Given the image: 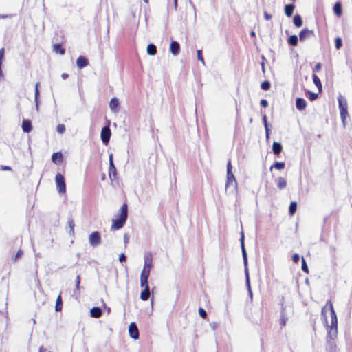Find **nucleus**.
<instances>
[{"label": "nucleus", "mask_w": 352, "mask_h": 352, "mask_svg": "<svg viewBox=\"0 0 352 352\" xmlns=\"http://www.w3.org/2000/svg\"><path fill=\"white\" fill-rule=\"evenodd\" d=\"M329 305L331 311V324L327 325V337L331 340L336 338L338 334V320L336 314L333 309V305L330 300L327 302V305Z\"/></svg>", "instance_id": "1"}, {"label": "nucleus", "mask_w": 352, "mask_h": 352, "mask_svg": "<svg viewBox=\"0 0 352 352\" xmlns=\"http://www.w3.org/2000/svg\"><path fill=\"white\" fill-rule=\"evenodd\" d=\"M127 205L123 204L120 208V214L116 219L112 220L111 230H119L122 228L127 219Z\"/></svg>", "instance_id": "2"}, {"label": "nucleus", "mask_w": 352, "mask_h": 352, "mask_svg": "<svg viewBox=\"0 0 352 352\" xmlns=\"http://www.w3.org/2000/svg\"><path fill=\"white\" fill-rule=\"evenodd\" d=\"M237 187V182L235 177L232 173V166L231 162L228 161L227 164V175H226V191L230 188H232V190H235Z\"/></svg>", "instance_id": "3"}, {"label": "nucleus", "mask_w": 352, "mask_h": 352, "mask_svg": "<svg viewBox=\"0 0 352 352\" xmlns=\"http://www.w3.org/2000/svg\"><path fill=\"white\" fill-rule=\"evenodd\" d=\"M338 100L339 109H340V118L342 119L343 124H344L345 120L346 118V116H348L347 101H346V99L342 95H339Z\"/></svg>", "instance_id": "4"}, {"label": "nucleus", "mask_w": 352, "mask_h": 352, "mask_svg": "<svg viewBox=\"0 0 352 352\" xmlns=\"http://www.w3.org/2000/svg\"><path fill=\"white\" fill-rule=\"evenodd\" d=\"M56 188L60 194L65 193L66 191V186H65V178L60 173H57L56 175Z\"/></svg>", "instance_id": "5"}, {"label": "nucleus", "mask_w": 352, "mask_h": 352, "mask_svg": "<svg viewBox=\"0 0 352 352\" xmlns=\"http://www.w3.org/2000/svg\"><path fill=\"white\" fill-rule=\"evenodd\" d=\"M100 234L98 231L93 232L89 237V242L93 247H96L100 243Z\"/></svg>", "instance_id": "6"}, {"label": "nucleus", "mask_w": 352, "mask_h": 352, "mask_svg": "<svg viewBox=\"0 0 352 352\" xmlns=\"http://www.w3.org/2000/svg\"><path fill=\"white\" fill-rule=\"evenodd\" d=\"M111 130L109 126H104L101 131V140L104 144H107L111 138Z\"/></svg>", "instance_id": "7"}, {"label": "nucleus", "mask_w": 352, "mask_h": 352, "mask_svg": "<svg viewBox=\"0 0 352 352\" xmlns=\"http://www.w3.org/2000/svg\"><path fill=\"white\" fill-rule=\"evenodd\" d=\"M129 333L130 336L134 339L137 340L139 338V331L137 324L135 322H131L129 324Z\"/></svg>", "instance_id": "8"}, {"label": "nucleus", "mask_w": 352, "mask_h": 352, "mask_svg": "<svg viewBox=\"0 0 352 352\" xmlns=\"http://www.w3.org/2000/svg\"><path fill=\"white\" fill-rule=\"evenodd\" d=\"M109 108L111 111L117 113L120 110V102L117 98H113L109 102Z\"/></svg>", "instance_id": "9"}, {"label": "nucleus", "mask_w": 352, "mask_h": 352, "mask_svg": "<svg viewBox=\"0 0 352 352\" xmlns=\"http://www.w3.org/2000/svg\"><path fill=\"white\" fill-rule=\"evenodd\" d=\"M240 241H241V250H242L243 263H244V266L245 268V267H248V256H247V253H246L245 246H244V234H243V232H241V234Z\"/></svg>", "instance_id": "10"}, {"label": "nucleus", "mask_w": 352, "mask_h": 352, "mask_svg": "<svg viewBox=\"0 0 352 352\" xmlns=\"http://www.w3.org/2000/svg\"><path fill=\"white\" fill-rule=\"evenodd\" d=\"M314 33L313 30H310L308 29H303L300 31L299 34V39L300 41H304L307 38H310L311 36H314Z\"/></svg>", "instance_id": "11"}, {"label": "nucleus", "mask_w": 352, "mask_h": 352, "mask_svg": "<svg viewBox=\"0 0 352 352\" xmlns=\"http://www.w3.org/2000/svg\"><path fill=\"white\" fill-rule=\"evenodd\" d=\"M109 177L111 178L112 176H116V168L114 166L113 162V154L109 155Z\"/></svg>", "instance_id": "12"}, {"label": "nucleus", "mask_w": 352, "mask_h": 352, "mask_svg": "<svg viewBox=\"0 0 352 352\" xmlns=\"http://www.w3.org/2000/svg\"><path fill=\"white\" fill-rule=\"evenodd\" d=\"M153 262V256L151 252H146L144 255V267L151 269Z\"/></svg>", "instance_id": "13"}, {"label": "nucleus", "mask_w": 352, "mask_h": 352, "mask_svg": "<svg viewBox=\"0 0 352 352\" xmlns=\"http://www.w3.org/2000/svg\"><path fill=\"white\" fill-rule=\"evenodd\" d=\"M180 50V45L179 43L177 41H172L170 45V50L173 55L177 56Z\"/></svg>", "instance_id": "14"}, {"label": "nucleus", "mask_w": 352, "mask_h": 352, "mask_svg": "<svg viewBox=\"0 0 352 352\" xmlns=\"http://www.w3.org/2000/svg\"><path fill=\"white\" fill-rule=\"evenodd\" d=\"M296 109L299 111L304 110L307 107V102L304 98H297L296 100Z\"/></svg>", "instance_id": "15"}, {"label": "nucleus", "mask_w": 352, "mask_h": 352, "mask_svg": "<svg viewBox=\"0 0 352 352\" xmlns=\"http://www.w3.org/2000/svg\"><path fill=\"white\" fill-rule=\"evenodd\" d=\"M89 62L87 59L84 56H79L76 60V65L79 69H82L87 66Z\"/></svg>", "instance_id": "16"}, {"label": "nucleus", "mask_w": 352, "mask_h": 352, "mask_svg": "<svg viewBox=\"0 0 352 352\" xmlns=\"http://www.w3.org/2000/svg\"><path fill=\"white\" fill-rule=\"evenodd\" d=\"M52 160L54 164H60L63 161V154L60 152L53 153Z\"/></svg>", "instance_id": "17"}, {"label": "nucleus", "mask_w": 352, "mask_h": 352, "mask_svg": "<svg viewBox=\"0 0 352 352\" xmlns=\"http://www.w3.org/2000/svg\"><path fill=\"white\" fill-rule=\"evenodd\" d=\"M90 315L93 318H98L102 315V310L98 307H94L90 310Z\"/></svg>", "instance_id": "18"}, {"label": "nucleus", "mask_w": 352, "mask_h": 352, "mask_svg": "<svg viewBox=\"0 0 352 352\" xmlns=\"http://www.w3.org/2000/svg\"><path fill=\"white\" fill-rule=\"evenodd\" d=\"M22 129L24 132L29 133L32 130V123L29 120H23L22 123Z\"/></svg>", "instance_id": "19"}, {"label": "nucleus", "mask_w": 352, "mask_h": 352, "mask_svg": "<svg viewBox=\"0 0 352 352\" xmlns=\"http://www.w3.org/2000/svg\"><path fill=\"white\" fill-rule=\"evenodd\" d=\"M282 145L279 142H274L272 145V151L275 155H278L282 151Z\"/></svg>", "instance_id": "20"}, {"label": "nucleus", "mask_w": 352, "mask_h": 352, "mask_svg": "<svg viewBox=\"0 0 352 352\" xmlns=\"http://www.w3.org/2000/svg\"><path fill=\"white\" fill-rule=\"evenodd\" d=\"M277 187L278 189H284L287 186V182L283 177H278L276 179Z\"/></svg>", "instance_id": "21"}, {"label": "nucleus", "mask_w": 352, "mask_h": 352, "mask_svg": "<svg viewBox=\"0 0 352 352\" xmlns=\"http://www.w3.org/2000/svg\"><path fill=\"white\" fill-rule=\"evenodd\" d=\"M287 320V318L286 316L285 309L283 305L282 308H281V311H280V324L282 326H285L286 324Z\"/></svg>", "instance_id": "22"}, {"label": "nucleus", "mask_w": 352, "mask_h": 352, "mask_svg": "<svg viewBox=\"0 0 352 352\" xmlns=\"http://www.w3.org/2000/svg\"><path fill=\"white\" fill-rule=\"evenodd\" d=\"M295 7L294 4H288L285 6V13L287 16L290 17L294 10Z\"/></svg>", "instance_id": "23"}, {"label": "nucleus", "mask_w": 352, "mask_h": 352, "mask_svg": "<svg viewBox=\"0 0 352 352\" xmlns=\"http://www.w3.org/2000/svg\"><path fill=\"white\" fill-rule=\"evenodd\" d=\"M147 54L151 56H154L157 53V48L156 46L154 44H149L147 46Z\"/></svg>", "instance_id": "24"}, {"label": "nucleus", "mask_w": 352, "mask_h": 352, "mask_svg": "<svg viewBox=\"0 0 352 352\" xmlns=\"http://www.w3.org/2000/svg\"><path fill=\"white\" fill-rule=\"evenodd\" d=\"M149 296H150L149 288L144 289V290H142L141 294H140V298L142 300L145 301V300H147L148 299Z\"/></svg>", "instance_id": "25"}, {"label": "nucleus", "mask_w": 352, "mask_h": 352, "mask_svg": "<svg viewBox=\"0 0 352 352\" xmlns=\"http://www.w3.org/2000/svg\"><path fill=\"white\" fill-rule=\"evenodd\" d=\"M38 85L39 82H37L35 85V104H36V111H38V95H39V91H38Z\"/></svg>", "instance_id": "26"}, {"label": "nucleus", "mask_w": 352, "mask_h": 352, "mask_svg": "<svg viewBox=\"0 0 352 352\" xmlns=\"http://www.w3.org/2000/svg\"><path fill=\"white\" fill-rule=\"evenodd\" d=\"M62 308H63V302H62L61 296H60V294H59L56 298L55 310L56 311H60L62 310Z\"/></svg>", "instance_id": "27"}, {"label": "nucleus", "mask_w": 352, "mask_h": 352, "mask_svg": "<svg viewBox=\"0 0 352 352\" xmlns=\"http://www.w3.org/2000/svg\"><path fill=\"white\" fill-rule=\"evenodd\" d=\"M53 50L56 53H59L62 55H63L65 52V50L64 48L62 47L60 44H55L53 45Z\"/></svg>", "instance_id": "28"}, {"label": "nucleus", "mask_w": 352, "mask_h": 352, "mask_svg": "<svg viewBox=\"0 0 352 352\" xmlns=\"http://www.w3.org/2000/svg\"><path fill=\"white\" fill-rule=\"evenodd\" d=\"M293 21H294V25L298 28L302 26V20L301 16L299 14H296L294 16Z\"/></svg>", "instance_id": "29"}, {"label": "nucleus", "mask_w": 352, "mask_h": 352, "mask_svg": "<svg viewBox=\"0 0 352 352\" xmlns=\"http://www.w3.org/2000/svg\"><path fill=\"white\" fill-rule=\"evenodd\" d=\"M333 11L336 15H338L339 16L342 15V6H341L340 3L337 2L334 5Z\"/></svg>", "instance_id": "30"}, {"label": "nucleus", "mask_w": 352, "mask_h": 352, "mask_svg": "<svg viewBox=\"0 0 352 352\" xmlns=\"http://www.w3.org/2000/svg\"><path fill=\"white\" fill-rule=\"evenodd\" d=\"M312 78H313L314 83L319 89V90H321V89H322V84H321L320 78L316 74H313Z\"/></svg>", "instance_id": "31"}, {"label": "nucleus", "mask_w": 352, "mask_h": 352, "mask_svg": "<svg viewBox=\"0 0 352 352\" xmlns=\"http://www.w3.org/2000/svg\"><path fill=\"white\" fill-rule=\"evenodd\" d=\"M288 43L292 46H296L298 43V37L296 35L289 36Z\"/></svg>", "instance_id": "32"}, {"label": "nucleus", "mask_w": 352, "mask_h": 352, "mask_svg": "<svg viewBox=\"0 0 352 352\" xmlns=\"http://www.w3.org/2000/svg\"><path fill=\"white\" fill-rule=\"evenodd\" d=\"M296 208H297V204H296V202L292 201L290 204L289 208V214L291 215H293L296 212Z\"/></svg>", "instance_id": "33"}, {"label": "nucleus", "mask_w": 352, "mask_h": 352, "mask_svg": "<svg viewBox=\"0 0 352 352\" xmlns=\"http://www.w3.org/2000/svg\"><path fill=\"white\" fill-rule=\"evenodd\" d=\"M273 168H274L277 170H282L285 168V163L277 162L274 163V165L270 167V170H272Z\"/></svg>", "instance_id": "34"}, {"label": "nucleus", "mask_w": 352, "mask_h": 352, "mask_svg": "<svg viewBox=\"0 0 352 352\" xmlns=\"http://www.w3.org/2000/svg\"><path fill=\"white\" fill-rule=\"evenodd\" d=\"M244 271H245V283H246L248 289H250V288H251V286H250V280L248 267H245Z\"/></svg>", "instance_id": "35"}, {"label": "nucleus", "mask_w": 352, "mask_h": 352, "mask_svg": "<svg viewBox=\"0 0 352 352\" xmlns=\"http://www.w3.org/2000/svg\"><path fill=\"white\" fill-rule=\"evenodd\" d=\"M4 55V49L1 48L0 49V79H2L3 77V72L1 70V64H2V60Z\"/></svg>", "instance_id": "36"}, {"label": "nucleus", "mask_w": 352, "mask_h": 352, "mask_svg": "<svg viewBox=\"0 0 352 352\" xmlns=\"http://www.w3.org/2000/svg\"><path fill=\"white\" fill-rule=\"evenodd\" d=\"M150 271L151 269L143 267L140 274V278H148Z\"/></svg>", "instance_id": "37"}, {"label": "nucleus", "mask_w": 352, "mask_h": 352, "mask_svg": "<svg viewBox=\"0 0 352 352\" xmlns=\"http://www.w3.org/2000/svg\"><path fill=\"white\" fill-rule=\"evenodd\" d=\"M148 279V278H140V286L142 287H144V289L149 288Z\"/></svg>", "instance_id": "38"}, {"label": "nucleus", "mask_w": 352, "mask_h": 352, "mask_svg": "<svg viewBox=\"0 0 352 352\" xmlns=\"http://www.w3.org/2000/svg\"><path fill=\"white\" fill-rule=\"evenodd\" d=\"M270 85H271L270 82L267 80H265L261 83V87L262 89L267 91V90L270 89Z\"/></svg>", "instance_id": "39"}, {"label": "nucleus", "mask_w": 352, "mask_h": 352, "mask_svg": "<svg viewBox=\"0 0 352 352\" xmlns=\"http://www.w3.org/2000/svg\"><path fill=\"white\" fill-rule=\"evenodd\" d=\"M56 131L58 133L63 134L65 131V126L63 124H59L56 127Z\"/></svg>", "instance_id": "40"}, {"label": "nucleus", "mask_w": 352, "mask_h": 352, "mask_svg": "<svg viewBox=\"0 0 352 352\" xmlns=\"http://www.w3.org/2000/svg\"><path fill=\"white\" fill-rule=\"evenodd\" d=\"M197 59L199 60H200L202 63V64L204 65H205V61H204V57L202 56V51H201V50H198L197 51Z\"/></svg>", "instance_id": "41"}, {"label": "nucleus", "mask_w": 352, "mask_h": 352, "mask_svg": "<svg viewBox=\"0 0 352 352\" xmlns=\"http://www.w3.org/2000/svg\"><path fill=\"white\" fill-rule=\"evenodd\" d=\"M302 270L304 272H305L307 274L309 272V269H308L306 261L303 257L302 258Z\"/></svg>", "instance_id": "42"}, {"label": "nucleus", "mask_w": 352, "mask_h": 352, "mask_svg": "<svg viewBox=\"0 0 352 352\" xmlns=\"http://www.w3.org/2000/svg\"><path fill=\"white\" fill-rule=\"evenodd\" d=\"M199 314L200 316L203 318H206L207 316L206 311L201 307L199 308Z\"/></svg>", "instance_id": "43"}, {"label": "nucleus", "mask_w": 352, "mask_h": 352, "mask_svg": "<svg viewBox=\"0 0 352 352\" xmlns=\"http://www.w3.org/2000/svg\"><path fill=\"white\" fill-rule=\"evenodd\" d=\"M342 45V39L340 37L336 38V47L337 49L340 48Z\"/></svg>", "instance_id": "44"}, {"label": "nucleus", "mask_w": 352, "mask_h": 352, "mask_svg": "<svg viewBox=\"0 0 352 352\" xmlns=\"http://www.w3.org/2000/svg\"><path fill=\"white\" fill-rule=\"evenodd\" d=\"M68 224H69V228H70V233L74 234V221L72 219H69L68 221Z\"/></svg>", "instance_id": "45"}, {"label": "nucleus", "mask_w": 352, "mask_h": 352, "mask_svg": "<svg viewBox=\"0 0 352 352\" xmlns=\"http://www.w3.org/2000/svg\"><path fill=\"white\" fill-rule=\"evenodd\" d=\"M309 99L311 100H314L318 98V94L314 93L311 91H309Z\"/></svg>", "instance_id": "46"}, {"label": "nucleus", "mask_w": 352, "mask_h": 352, "mask_svg": "<svg viewBox=\"0 0 352 352\" xmlns=\"http://www.w3.org/2000/svg\"><path fill=\"white\" fill-rule=\"evenodd\" d=\"M292 260L294 263H298L300 260V256L298 254H294L292 256Z\"/></svg>", "instance_id": "47"}, {"label": "nucleus", "mask_w": 352, "mask_h": 352, "mask_svg": "<svg viewBox=\"0 0 352 352\" xmlns=\"http://www.w3.org/2000/svg\"><path fill=\"white\" fill-rule=\"evenodd\" d=\"M80 277L79 275H78L76 276V287L77 289H79V287H80Z\"/></svg>", "instance_id": "48"}, {"label": "nucleus", "mask_w": 352, "mask_h": 352, "mask_svg": "<svg viewBox=\"0 0 352 352\" xmlns=\"http://www.w3.org/2000/svg\"><path fill=\"white\" fill-rule=\"evenodd\" d=\"M261 105L263 107H267L268 106V102L265 99H262L260 102Z\"/></svg>", "instance_id": "49"}, {"label": "nucleus", "mask_w": 352, "mask_h": 352, "mask_svg": "<svg viewBox=\"0 0 352 352\" xmlns=\"http://www.w3.org/2000/svg\"><path fill=\"white\" fill-rule=\"evenodd\" d=\"M321 67H322L321 64H320V63H317V64L315 65V67H314V70L315 72H320V69H321Z\"/></svg>", "instance_id": "50"}, {"label": "nucleus", "mask_w": 352, "mask_h": 352, "mask_svg": "<svg viewBox=\"0 0 352 352\" xmlns=\"http://www.w3.org/2000/svg\"><path fill=\"white\" fill-rule=\"evenodd\" d=\"M129 240V236L127 234H125L124 235V243L125 246L128 243Z\"/></svg>", "instance_id": "51"}, {"label": "nucleus", "mask_w": 352, "mask_h": 352, "mask_svg": "<svg viewBox=\"0 0 352 352\" xmlns=\"http://www.w3.org/2000/svg\"><path fill=\"white\" fill-rule=\"evenodd\" d=\"M263 123H264V126H265V128H268V124H267V117L265 115H264L263 116Z\"/></svg>", "instance_id": "52"}, {"label": "nucleus", "mask_w": 352, "mask_h": 352, "mask_svg": "<svg viewBox=\"0 0 352 352\" xmlns=\"http://www.w3.org/2000/svg\"><path fill=\"white\" fill-rule=\"evenodd\" d=\"M23 252L21 250H19L14 256V261H16L22 255Z\"/></svg>", "instance_id": "53"}, {"label": "nucleus", "mask_w": 352, "mask_h": 352, "mask_svg": "<svg viewBox=\"0 0 352 352\" xmlns=\"http://www.w3.org/2000/svg\"><path fill=\"white\" fill-rule=\"evenodd\" d=\"M126 256L124 253H122L119 256V260L120 262L125 261H126Z\"/></svg>", "instance_id": "54"}, {"label": "nucleus", "mask_w": 352, "mask_h": 352, "mask_svg": "<svg viewBox=\"0 0 352 352\" xmlns=\"http://www.w3.org/2000/svg\"><path fill=\"white\" fill-rule=\"evenodd\" d=\"M264 18L266 19V20H270L272 19V15L268 14L267 12H264Z\"/></svg>", "instance_id": "55"}, {"label": "nucleus", "mask_w": 352, "mask_h": 352, "mask_svg": "<svg viewBox=\"0 0 352 352\" xmlns=\"http://www.w3.org/2000/svg\"><path fill=\"white\" fill-rule=\"evenodd\" d=\"M210 326L212 328V329L214 330L217 327L218 324L215 322H213L210 323Z\"/></svg>", "instance_id": "56"}, {"label": "nucleus", "mask_w": 352, "mask_h": 352, "mask_svg": "<svg viewBox=\"0 0 352 352\" xmlns=\"http://www.w3.org/2000/svg\"><path fill=\"white\" fill-rule=\"evenodd\" d=\"M269 127L268 128H265V134H266V138L267 139H269L270 138V132H269Z\"/></svg>", "instance_id": "57"}, {"label": "nucleus", "mask_w": 352, "mask_h": 352, "mask_svg": "<svg viewBox=\"0 0 352 352\" xmlns=\"http://www.w3.org/2000/svg\"><path fill=\"white\" fill-rule=\"evenodd\" d=\"M61 77H62L63 79H66V78L68 77V74H66V73H63V74H62Z\"/></svg>", "instance_id": "58"}, {"label": "nucleus", "mask_w": 352, "mask_h": 352, "mask_svg": "<svg viewBox=\"0 0 352 352\" xmlns=\"http://www.w3.org/2000/svg\"><path fill=\"white\" fill-rule=\"evenodd\" d=\"M248 289V293H249L250 297L251 299H252V289H251V288Z\"/></svg>", "instance_id": "59"}, {"label": "nucleus", "mask_w": 352, "mask_h": 352, "mask_svg": "<svg viewBox=\"0 0 352 352\" xmlns=\"http://www.w3.org/2000/svg\"><path fill=\"white\" fill-rule=\"evenodd\" d=\"M3 170H10L11 168L10 166H4L3 168Z\"/></svg>", "instance_id": "60"}, {"label": "nucleus", "mask_w": 352, "mask_h": 352, "mask_svg": "<svg viewBox=\"0 0 352 352\" xmlns=\"http://www.w3.org/2000/svg\"><path fill=\"white\" fill-rule=\"evenodd\" d=\"M250 34H251L252 36H255V32L254 31H252V32H251Z\"/></svg>", "instance_id": "61"}, {"label": "nucleus", "mask_w": 352, "mask_h": 352, "mask_svg": "<svg viewBox=\"0 0 352 352\" xmlns=\"http://www.w3.org/2000/svg\"><path fill=\"white\" fill-rule=\"evenodd\" d=\"M144 2H145L146 3H147L148 2V0H143Z\"/></svg>", "instance_id": "62"}, {"label": "nucleus", "mask_w": 352, "mask_h": 352, "mask_svg": "<svg viewBox=\"0 0 352 352\" xmlns=\"http://www.w3.org/2000/svg\"><path fill=\"white\" fill-rule=\"evenodd\" d=\"M262 69H263V70H264V64L263 63L262 64Z\"/></svg>", "instance_id": "63"}, {"label": "nucleus", "mask_w": 352, "mask_h": 352, "mask_svg": "<svg viewBox=\"0 0 352 352\" xmlns=\"http://www.w3.org/2000/svg\"><path fill=\"white\" fill-rule=\"evenodd\" d=\"M351 207H352V204H351Z\"/></svg>", "instance_id": "64"}]
</instances>
